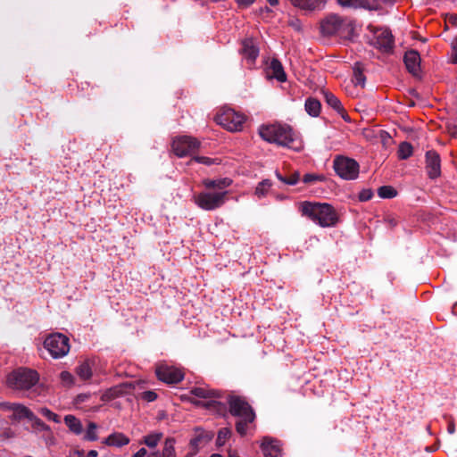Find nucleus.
<instances>
[{
    "instance_id": "f257e3e1",
    "label": "nucleus",
    "mask_w": 457,
    "mask_h": 457,
    "mask_svg": "<svg viewBox=\"0 0 457 457\" xmlns=\"http://www.w3.org/2000/svg\"><path fill=\"white\" fill-rule=\"evenodd\" d=\"M39 374L37 370L29 368H18L11 371L6 377V386L19 394L30 399L40 395L41 386L38 384Z\"/></svg>"
},
{
    "instance_id": "f03ea898",
    "label": "nucleus",
    "mask_w": 457,
    "mask_h": 457,
    "mask_svg": "<svg viewBox=\"0 0 457 457\" xmlns=\"http://www.w3.org/2000/svg\"><path fill=\"white\" fill-rule=\"evenodd\" d=\"M260 137L266 142L288 147L295 151L302 148L298 136L287 124L262 125L259 129Z\"/></svg>"
},
{
    "instance_id": "7ed1b4c3",
    "label": "nucleus",
    "mask_w": 457,
    "mask_h": 457,
    "mask_svg": "<svg viewBox=\"0 0 457 457\" xmlns=\"http://www.w3.org/2000/svg\"><path fill=\"white\" fill-rule=\"evenodd\" d=\"M229 413L238 418L236 422L237 432L244 436L246 435L247 427L255 420V412L248 402L239 395H228L226 397Z\"/></svg>"
},
{
    "instance_id": "20e7f679",
    "label": "nucleus",
    "mask_w": 457,
    "mask_h": 457,
    "mask_svg": "<svg viewBox=\"0 0 457 457\" xmlns=\"http://www.w3.org/2000/svg\"><path fill=\"white\" fill-rule=\"evenodd\" d=\"M303 216L308 217L321 228H330L337 225L338 216L334 207L328 203L303 202L301 206Z\"/></svg>"
},
{
    "instance_id": "39448f33",
    "label": "nucleus",
    "mask_w": 457,
    "mask_h": 457,
    "mask_svg": "<svg viewBox=\"0 0 457 457\" xmlns=\"http://www.w3.org/2000/svg\"><path fill=\"white\" fill-rule=\"evenodd\" d=\"M44 348L53 359H61L66 356L71 349L70 339L60 332L47 335L43 342Z\"/></svg>"
},
{
    "instance_id": "423d86ee",
    "label": "nucleus",
    "mask_w": 457,
    "mask_h": 457,
    "mask_svg": "<svg viewBox=\"0 0 457 457\" xmlns=\"http://www.w3.org/2000/svg\"><path fill=\"white\" fill-rule=\"evenodd\" d=\"M333 168L336 174L345 180H354L359 176L358 162L349 157L337 156L333 162Z\"/></svg>"
},
{
    "instance_id": "0eeeda50",
    "label": "nucleus",
    "mask_w": 457,
    "mask_h": 457,
    "mask_svg": "<svg viewBox=\"0 0 457 457\" xmlns=\"http://www.w3.org/2000/svg\"><path fill=\"white\" fill-rule=\"evenodd\" d=\"M228 191H204L194 196L195 204L204 211H213L220 208L226 202Z\"/></svg>"
},
{
    "instance_id": "6e6552de",
    "label": "nucleus",
    "mask_w": 457,
    "mask_h": 457,
    "mask_svg": "<svg viewBox=\"0 0 457 457\" xmlns=\"http://www.w3.org/2000/svg\"><path fill=\"white\" fill-rule=\"evenodd\" d=\"M370 44L384 54L392 53L395 47V40L391 29L388 28L376 29Z\"/></svg>"
},
{
    "instance_id": "1a4fd4ad",
    "label": "nucleus",
    "mask_w": 457,
    "mask_h": 457,
    "mask_svg": "<svg viewBox=\"0 0 457 457\" xmlns=\"http://www.w3.org/2000/svg\"><path fill=\"white\" fill-rule=\"evenodd\" d=\"M217 122L228 131H240L245 120V117L234 111L228 109L217 117Z\"/></svg>"
},
{
    "instance_id": "9d476101",
    "label": "nucleus",
    "mask_w": 457,
    "mask_h": 457,
    "mask_svg": "<svg viewBox=\"0 0 457 457\" xmlns=\"http://www.w3.org/2000/svg\"><path fill=\"white\" fill-rule=\"evenodd\" d=\"M172 151L179 158L190 155L200 147V142L190 136L178 137L172 141Z\"/></svg>"
},
{
    "instance_id": "9b49d317",
    "label": "nucleus",
    "mask_w": 457,
    "mask_h": 457,
    "mask_svg": "<svg viewBox=\"0 0 457 457\" xmlns=\"http://www.w3.org/2000/svg\"><path fill=\"white\" fill-rule=\"evenodd\" d=\"M345 20L338 14L330 13L320 22V31L324 36H334L344 27Z\"/></svg>"
},
{
    "instance_id": "f8f14e48",
    "label": "nucleus",
    "mask_w": 457,
    "mask_h": 457,
    "mask_svg": "<svg viewBox=\"0 0 457 457\" xmlns=\"http://www.w3.org/2000/svg\"><path fill=\"white\" fill-rule=\"evenodd\" d=\"M425 168L428 177L434 180L441 176V158L435 150H428L425 154Z\"/></svg>"
},
{
    "instance_id": "ddd939ff",
    "label": "nucleus",
    "mask_w": 457,
    "mask_h": 457,
    "mask_svg": "<svg viewBox=\"0 0 457 457\" xmlns=\"http://www.w3.org/2000/svg\"><path fill=\"white\" fill-rule=\"evenodd\" d=\"M135 389L133 382H123L106 389L101 395L103 402H110L115 398L129 395Z\"/></svg>"
},
{
    "instance_id": "4468645a",
    "label": "nucleus",
    "mask_w": 457,
    "mask_h": 457,
    "mask_svg": "<svg viewBox=\"0 0 457 457\" xmlns=\"http://www.w3.org/2000/svg\"><path fill=\"white\" fill-rule=\"evenodd\" d=\"M214 437L212 431L205 430L201 428H195V436L190 439L189 445L194 450V454L199 452V449L209 444Z\"/></svg>"
},
{
    "instance_id": "2eb2a0df",
    "label": "nucleus",
    "mask_w": 457,
    "mask_h": 457,
    "mask_svg": "<svg viewBox=\"0 0 457 457\" xmlns=\"http://www.w3.org/2000/svg\"><path fill=\"white\" fill-rule=\"evenodd\" d=\"M156 376L159 380L167 384H177L184 378L183 373L179 370L169 366L158 367L156 369Z\"/></svg>"
},
{
    "instance_id": "dca6fc26",
    "label": "nucleus",
    "mask_w": 457,
    "mask_h": 457,
    "mask_svg": "<svg viewBox=\"0 0 457 457\" xmlns=\"http://www.w3.org/2000/svg\"><path fill=\"white\" fill-rule=\"evenodd\" d=\"M420 55L417 50L411 49L405 52L403 62L408 72L414 77H418L420 73Z\"/></svg>"
},
{
    "instance_id": "f3484780",
    "label": "nucleus",
    "mask_w": 457,
    "mask_h": 457,
    "mask_svg": "<svg viewBox=\"0 0 457 457\" xmlns=\"http://www.w3.org/2000/svg\"><path fill=\"white\" fill-rule=\"evenodd\" d=\"M261 449L264 457H282V450L279 441L264 436L261 444Z\"/></svg>"
},
{
    "instance_id": "a211bd4d",
    "label": "nucleus",
    "mask_w": 457,
    "mask_h": 457,
    "mask_svg": "<svg viewBox=\"0 0 457 457\" xmlns=\"http://www.w3.org/2000/svg\"><path fill=\"white\" fill-rule=\"evenodd\" d=\"M269 70L271 73L268 72L267 77L270 79H275L279 82H285L287 80V74L284 71L281 62L273 58L269 66Z\"/></svg>"
},
{
    "instance_id": "6ab92c4d",
    "label": "nucleus",
    "mask_w": 457,
    "mask_h": 457,
    "mask_svg": "<svg viewBox=\"0 0 457 457\" xmlns=\"http://www.w3.org/2000/svg\"><path fill=\"white\" fill-rule=\"evenodd\" d=\"M241 53L245 59L251 62H253L259 56V47L255 46L252 40L246 39L243 41Z\"/></svg>"
},
{
    "instance_id": "aec40b11",
    "label": "nucleus",
    "mask_w": 457,
    "mask_h": 457,
    "mask_svg": "<svg viewBox=\"0 0 457 457\" xmlns=\"http://www.w3.org/2000/svg\"><path fill=\"white\" fill-rule=\"evenodd\" d=\"M365 65L361 62H355L353 65V82L355 86L365 87L366 77L364 75Z\"/></svg>"
},
{
    "instance_id": "412c9836",
    "label": "nucleus",
    "mask_w": 457,
    "mask_h": 457,
    "mask_svg": "<svg viewBox=\"0 0 457 457\" xmlns=\"http://www.w3.org/2000/svg\"><path fill=\"white\" fill-rule=\"evenodd\" d=\"M129 438L122 433H112L104 440L108 446L122 447L129 444Z\"/></svg>"
},
{
    "instance_id": "4be33fe9",
    "label": "nucleus",
    "mask_w": 457,
    "mask_h": 457,
    "mask_svg": "<svg viewBox=\"0 0 457 457\" xmlns=\"http://www.w3.org/2000/svg\"><path fill=\"white\" fill-rule=\"evenodd\" d=\"M33 413L34 412L29 407L25 406L24 404L17 403L14 407L12 415L10 417V419L12 420L16 421H21V420L24 419L29 420Z\"/></svg>"
},
{
    "instance_id": "5701e85b",
    "label": "nucleus",
    "mask_w": 457,
    "mask_h": 457,
    "mask_svg": "<svg viewBox=\"0 0 457 457\" xmlns=\"http://www.w3.org/2000/svg\"><path fill=\"white\" fill-rule=\"evenodd\" d=\"M344 8L373 10L369 0H336Z\"/></svg>"
},
{
    "instance_id": "b1692460",
    "label": "nucleus",
    "mask_w": 457,
    "mask_h": 457,
    "mask_svg": "<svg viewBox=\"0 0 457 457\" xmlns=\"http://www.w3.org/2000/svg\"><path fill=\"white\" fill-rule=\"evenodd\" d=\"M322 94L326 104L330 108H332L337 113H341L343 112L344 106L337 96L328 90H323Z\"/></svg>"
},
{
    "instance_id": "393cba45",
    "label": "nucleus",
    "mask_w": 457,
    "mask_h": 457,
    "mask_svg": "<svg viewBox=\"0 0 457 457\" xmlns=\"http://www.w3.org/2000/svg\"><path fill=\"white\" fill-rule=\"evenodd\" d=\"M304 110L311 117L316 118L320 113L321 104L314 97H308L304 102Z\"/></svg>"
},
{
    "instance_id": "a878e982",
    "label": "nucleus",
    "mask_w": 457,
    "mask_h": 457,
    "mask_svg": "<svg viewBox=\"0 0 457 457\" xmlns=\"http://www.w3.org/2000/svg\"><path fill=\"white\" fill-rule=\"evenodd\" d=\"M190 393L198 398H219L220 397V392L213 389H208L204 387L195 386L193 387L190 391Z\"/></svg>"
},
{
    "instance_id": "bb28decb",
    "label": "nucleus",
    "mask_w": 457,
    "mask_h": 457,
    "mask_svg": "<svg viewBox=\"0 0 457 457\" xmlns=\"http://www.w3.org/2000/svg\"><path fill=\"white\" fill-rule=\"evenodd\" d=\"M65 425L75 435H80L83 431L81 421L74 415L68 414L64 417Z\"/></svg>"
},
{
    "instance_id": "cd10ccee",
    "label": "nucleus",
    "mask_w": 457,
    "mask_h": 457,
    "mask_svg": "<svg viewBox=\"0 0 457 457\" xmlns=\"http://www.w3.org/2000/svg\"><path fill=\"white\" fill-rule=\"evenodd\" d=\"M76 372L82 380H87L92 377V367L90 361L87 360L81 362L77 368Z\"/></svg>"
},
{
    "instance_id": "c85d7f7f",
    "label": "nucleus",
    "mask_w": 457,
    "mask_h": 457,
    "mask_svg": "<svg viewBox=\"0 0 457 457\" xmlns=\"http://www.w3.org/2000/svg\"><path fill=\"white\" fill-rule=\"evenodd\" d=\"M413 147L411 143L404 141L400 143L397 150V155L400 160H407L412 155Z\"/></svg>"
},
{
    "instance_id": "c756f323",
    "label": "nucleus",
    "mask_w": 457,
    "mask_h": 457,
    "mask_svg": "<svg viewBox=\"0 0 457 457\" xmlns=\"http://www.w3.org/2000/svg\"><path fill=\"white\" fill-rule=\"evenodd\" d=\"M175 444L176 440L174 437H167L164 441V446L161 453L162 457H175Z\"/></svg>"
},
{
    "instance_id": "7c9ffc66",
    "label": "nucleus",
    "mask_w": 457,
    "mask_h": 457,
    "mask_svg": "<svg viewBox=\"0 0 457 457\" xmlns=\"http://www.w3.org/2000/svg\"><path fill=\"white\" fill-rule=\"evenodd\" d=\"M31 427L36 432H50L51 428L40 420L35 413L31 416L29 420Z\"/></svg>"
},
{
    "instance_id": "2f4dec72",
    "label": "nucleus",
    "mask_w": 457,
    "mask_h": 457,
    "mask_svg": "<svg viewBox=\"0 0 457 457\" xmlns=\"http://www.w3.org/2000/svg\"><path fill=\"white\" fill-rule=\"evenodd\" d=\"M271 186L272 181L269 179H264L257 184L254 194L259 198L264 197L268 194V191L270 190Z\"/></svg>"
},
{
    "instance_id": "473e14b6",
    "label": "nucleus",
    "mask_w": 457,
    "mask_h": 457,
    "mask_svg": "<svg viewBox=\"0 0 457 457\" xmlns=\"http://www.w3.org/2000/svg\"><path fill=\"white\" fill-rule=\"evenodd\" d=\"M163 434L162 432H154L144 436V444L149 448H154L157 446L159 441L162 439Z\"/></svg>"
},
{
    "instance_id": "72a5a7b5",
    "label": "nucleus",
    "mask_w": 457,
    "mask_h": 457,
    "mask_svg": "<svg viewBox=\"0 0 457 457\" xmlns=\"http://www.w3.org/2000/svg\"><path fill=\"white\" fill-rule=\"evenodd\" d=\"M378 195L383 199H391L397 195V191L392 186H381L378 188Z\"/></svg>"
},
{
    "instance_id": "f704fd0d",
    "label": "nucleus",
    "mask_w": 457,
    "mask_h": 457,
    "mask_svg": "<svg viewBox=\"0 0 457 457\" xmlns=\"http://www.w3.org/2000/svg\"><path fill=\"white\" fill-rule=\"evenodd\" d=\"M193 161L195 162L204 164L205 166H212V165H214V164H220V160L218 159V158H211V157H207V156H199V155L194 156L191 159V162H193Z\"/></svg>"
},
{
    "instance_id": "c9c22d12",
    "label": "nucleus",
    "mask_w": 457,
    "mask_h": 457,
    "mask_svg": "<svg viewBox=\"0 0 457 457\" xmlns=\"http://www.w3.org/2000/svg\"><path fill=\"white\" fill-rule=\"evenodd\" d=\"M231 436V430L228 428H222L218 431L216 445L218 447L223 446L226 440Z\"/></svg>"
},
{
    "instance_id": "e433bc0d",
    "label": "nucleus",
    "mask_w": 457,
    "mask_h": 457,
    "mask_svg": "<svg viewBox=\"0 0 457 457\" xmlns=\"http://www.w3.org/2000/svg\"><path fill=\"white\" fill-rule=\"evenodd\" d=\"M96 428L97 426L95 422H89L86 433L84 435V439L91 442L96 441L98 439Z\"/></svg>"
},
{
    "instance_id": "4c0bfd02",
    "label": "nucleus",
    "mask_w": 457,
    "mask_h": 457,
    "mask_svg": "<svg viewBox=\"0 0 457 457\" xmlns=\"http://www.w3.org/2000/svg\"><path fill=\"white\" fill-rule=\"evenodd\" d=\"M38 411L42 416H44L48 420L54 421V423L61 422L60 417L47 407H41L38 410Z\"/></svg>"
},
{
    "instance_id": "58836bf2",
    "label": "nucleus",
    "mask_w": 457,
    "mask_h": 457,
    "mask_svg": "<svg viewBox=\"0 0 457 457\" xmlns=\"http://www.w3.org/2000/svg\"><path fill=\"white\" fill-rule=\"evenodd\" d=\"M326 178L322 174L306 173L303 177L304 184H312L316 181H325Z\"/></svg>"
},
{
    "instance_id": "ea45409f",
    "label": "nucleus",
    "mask_w": 457,
    "mask_h": 457,
    "mask_svg": "<svg viewBox=\"0 0 457 457\" xmlns=\"http://www.w3.org/2000/svg\"><path fill=\"white\" fill-rule=\"evenodd\" d=\"M60 380L62 385L67 387H70L74 384L73 375L67 370H63L60 373Z\"/></svg>"
},
{
    "instance_id": "a19ab883",
    "label": "nucleus",
    "mask_w": 457,
    "mask_h": 457,
    "mask_svg": "<svg viewBox=\"0 0 457 457\" xmlns=\"http://www.w3.org/2000/svg\"><path fill=\"white\" fill-rule=\"evenodd\" d=\"M232 184V179L229 178H221L216 179V188L220 191H226L225 189Z\"/></svg>"
},
{
    "instance_id": "79ce46f5",
    "label": "nucleus",
    "mask_w": 457,
    "mask_h": 457,
    "mask_svg": "<svg viewBox=\"0 0 457 457\" xmlns=\"http://www.w3.org/2000/svg\"><path fill=\"white\" fill-rule=\"evenodd\" d=\"M372 196H373V191L370 188H364L359 193L358 199L361 202H366V201L370 200L372 198Z\"/></svg>"
},
{
    "instance_id": "37998d69",
    "label": "nucleus",
    "mask_w": 457,
    "mask_h": 457,
    "mask_svg": "<svg viewBox=\"0 0 457 457\" xmlns=\"http://www.w3.org/2000/svg\"><path fill=\"white\" fill-rule=\"evenodd\" d=\"M452 54L450 56V62L457 64V36L454 37L451 44Z\"/></svg>"
},
{
    "instance_id": "c03bdc74",
    "label": "nucleus",
    "mask_w": 457,
    "mask_h": 457,
    "mask_svg": "<svg viewBox=\"0 0 457 457\" xmlns=\"http://www.w3.org/2000/svg\"><path fill=\"white\" fill-rule=\"evenodd\" d=\"M141 399H143L148 403H151L157 399V394L153 390L144 391L141 394Z\"/></svg>"
},
{
    "instance_id": "a18cd8bd",
    "label": "nucleus",
    "mask_w": 457,
    "mask_h": 457,
    "mask_svg": "<svg viewBox=\"0 0 457 457\" xmlns=\"http://www.w3.org/2000/svg\"><path fill=\"white\" fill-rule=\"evenodd\" d=\"M300 179V172L295 171L291 174L289 178H287V185L295 186L298 183Z\"/></svg>"
},
{
    "instance_id": "49530a36",
    "label": "nucleus",
    "mask_w": 457,
    "mask_h": 457,
    "mask_svg": "<svg viewBox=\"0 0 457 457\" xmlns=\"http://www.w3.org/2000/svg\"><path fill=\"white\" fill-rule=\"evenodd\" d=\"M17 403L0 402V408L5 411H12Z\"/></svg>"
},
{
    "instance_id": "de8ad7c7",
    "label": "nucleus",
    "mask_w": 457,
    "mask_h": 457,
    "mask_svg": "<svg viewBox=\"0 0 457 457\" xmlns=\"http://www.w3.org/2000/svg\"><path fill=\"white\" fill-rule=\"evenodd\" d=\"M91 395L89 393H81L79 394L75 398L76 403H82L89 399Z\"/></svg>"
},
{
    "instance_id": "09e8293b",
    "label": "nucleus",
    "mask_w": 457,
    "mask_h": 457,
    "mask_svg": "<svg viewBox=\"0 0 457 457\" xmlns=\"http://www.w3.org/2000/svg\"><path fill=\"white\" fill-rule=\"evenodd\" d=\"M238 7L240 8H247L251 6L256 0H234Z\"/></svg>"
},
{
    "instance_id": "8fccbe9b",
    "label": "nucleus",
    "mask_w": 457,
    "mask_h": 457,
    "mask_svg": "<svg viewBox=\"0 0 457 457\" xmlns=\"http://www.w3.org/2000/svg\"><path fill=\"white\" fill-rule=\"evenodd\" d=\"M203 184L206 188H216V179H204Z\"/></svg>"
},
{
    "instance_id": "3c124183",
    "label": "nucleus",
    "mask_w": 457,
    "mask_h": 457,
    "mask_svg": "<svg viewBox=\"0 0 457 457\" xmlns=\"http://www.w3.org/2000/svg\"><path fill=\"white\" fill-rule=\"evenodd\" d=\"M146 454V449L142 447L137 453H135L132 457H145Z\"/></svg>"
},
{
    "instance_id": "603ef678",
    "label": "nucleus",
    "mask_w": 457,
    "mask_h": 457,
    "mask_svg": "<svg viewBox=\"0 0 457 457\" xmlns=\"http://www.w3.org/2000/svg\"><path fill=\"white\" fill-rule=\"evenodd\" d=\"M448 131L452 137H457V125H449Z\"/></svg>"
},
{
    "instance_id": "864d4df0",
    "label": "nucleus",
    "mask_w": 457,
    "mask_h": 457,
    "mask_svg": "<svg viewBox=\"0 0 457 457\" xmlns=\"http://www.w3.org/2000/svg\"><path fill=\"white\" fill-rule=\"evenodd\" d=\"M275 176L277 177V179L279 181H281L282 183L287 185V177H284L283 175H281L278 170H275Z\"/></svg>"
},
{
    "instance_id": "5fc2aeb1",
    "label": "nucleus",
    "mask_w": 457,
    "mask_h": 457,
    "mask_svg": "<svg viewBox=\"0 0 457 457\" xmlns=\"http://www.w3.org/2000/svg\"><path fill=\"white\" fill-rule=\"evenodd\" d=\"M337 114H338V115H340V116H341V118H342L345 121H346V122H350V121H351L350 117H349V115L346 113V112H345V108H343V112H342L341 113H337Z\"/></svg>"
},
{
    "instance_id": "6e6d98bb",
    "label": "nucleus",
    "mask_w": 457,
    "mask_h": 457,
    "mask_svg": "<svg viewBox=\"0 0 457 457\" xmlns=\"http://www.w3.org/2000/svg\"><path fill=\"white\" fill-rule=\"evenodd\" d=\"M447 432L451 435H453L455 432V426L453 422L449 423Z\"/></svg>"
},
{
    "instance_id": "4d7b16f0",
    "label": "nucleus",
    "mask_w": 457,
    "mask_h": 457,
    "mask_svg": "<svg viewBox=\"0 0 457 457\" xmlns=\"http://www.w3.org/2000/svg\"><path fill=\"white\" fill-rule=\"evenodd\" d=\"M98 456V453L96 450H90L87 456L86 457H97Z\"/></svg>"
},
{
    "instance_id": "13d9d810",
    "label": "nucleus",
    "mask_w": 457,
    "mask_h": 457,
    "mask_svg": "<svg viewBox=\"0 0 457 457\" xmlns=\"http://www.w3.org/2000/svg\"><path fill=\"white\" fill-rule=\"evenodd\" d=\"M261 12H271V9L269 6H264L260 9Z\"/></svg>"
},
{
    "instance_id": "bf43d9fd",
    "label": "nucleus",
    "mask_w": 457,
    "mask_h": 457,
    "mask_svg": "<svg viewBox=\"0 0 457 457\" xmlns=\"http://www.w3.org/2000/svg\"><path fill=\"white\" fill-rule=\"evenodd\" d=\"M73 453H74L75 455H77L78 457H82V456H83V454H84V451H83V450H75V451L73 452Z\"/></svg>"
},
{
    "instance_id": "052dcab7",
    "label": "nucleus",
    "mask_w": 457,
    "mask_h": 457,
    "mask_svg": "<svg viewBox=\"0 0 457 457\" xmlns=\"http://www.w3.org/2000/svg\"><path fill=\"white\" fill-rule=\"evenodd\" d=\"M148 457H162V456H161V453L158 451H156V452L151 453Z\"/></svg>"
},
{
    "instance_id": "680f3d73",
    "label": "nucleus",
    "mask_w": 457,
    "mask_h": 457,
    "mask_svg": "<svg viewBox=\"0 0 457 457\" xmlns=\"http://www.w3.org/2000/svg\"><path fill=\"white\" fill-rule=\"evenodd\" d=\"M267 2L272 6H275L278 4V0H267Z\"/></svg>"
},
{
    "instance_id": "e2e57ef3",
    "label": "nucleus",
    "mask_w": 457,
    "mask_h": 457,
    "mask_svg": "<svg viewBox=\"0 0 457 457\" xmlns=\"http://www.w3.org/2000/svg\"><path fill=\"white\" fill-rule=\"evenodd\" d=\"M384 4H394L396 0H381Z\"/></svg>"
},
{
    "instance_id": "0e129e2a",
    "label": "nucleus",
    "mask_w": 457,
    "mask_h": 457,
    "mask_svg": "<svg viewBox=\"0 0 457 457\" xmlns=\"http://www.w3.org/2000/svg\"><path fill=\"white\" fill-rule=\"evenodd\" d=\"M228 457H240L237 453L229 452Z\"/></svg>"
},
{
    "instance_id": "69168bd1",
    "label": "nucleus",
    "mask_w": 457,
    "mask_h": 457,
    "mask_svg": "<svg viewBox=\"0 0 457 457\" xmlns=\"http://www.w3.org/2000/svg\"><path fill=\"white\" fill-rule=\"evenodd\" d=\"M210 457H223V456L220 453H212V454H211Z\"/></svg>"
},
{
    "instance_id": "338daca9",
    "label": "nucleus",
    "mask_w": 457,
    "mask_h": 457,
    "mask_svg": "<svg viewBox=\"0 0 457 457\" xmlns=\"http://www.w3.org/2000/svg\"><path fill=\"white\" fill-rule=\"evenodd\" d=\"M194 455H195L194 453H191V454L187 453L186 457H193Z\"/></svg>"
},
{
    "instance_id": "774afa93",
    "label": "nucleus",
    "mask_w": 457,
    "mask_h": 457,
    "mask_svg": "<svg viewBox=\"0 0 457 457\" xmlns=\"http://www.w3.org/2000/svg\"><path fill=\"white\" fill-rule=\"evenodd\" d=\"M67 457H71V456H67Z\"/></svg>"
}]
</instances>
